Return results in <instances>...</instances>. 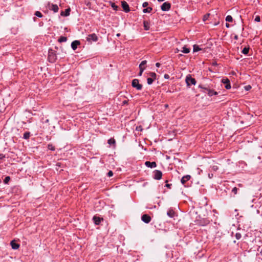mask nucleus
Instances as JSON below:
<instances>
[{
    "instance_id": "18",
    "label": "nucleus",
    "mask_w": 262,
    "mask_h": 262,
    "mask_svg": "<svg viewBox=\"0 0 262 262\" xmlns=\"http://www.w3.org/2000/svg\"><path fill=\"white\" fill-rule=\"evenodd\" d=\"M143 26L145 30L147 31L150 29V24L147 21H144Z\"/></svg>"
},
{
    "instance_id": "32",
    "label": "nucleus",
    "mask_w": 262,
    "mask_h": 262,
    "mask_svg": "<svg viewBox=\"0 0 262 262\" xmlns=\"http://www.w3.org/2000/svg\"><path fill=\"white\" fill-rule=\"evenodd\" d=\"M35 15L37 16V17H42L43 16L42 14H41V13L39 11H36L35 12Z\"/></svg>"
},
{
    "instance_id": "55",
    "label": "nucleus",
    "mask_w": 262,
    "mask_h": 262,
    "mask_svg": "<svg viewBox=\"0 0 262 262\" xmlns=\"http://www.w3.org/2000/svg\"><path fill=\"white\" fill-rule=\"evenodd\" d=\"M165 107H168V105H167V104H166V105H165Z\"/></svg>"
},
{
    "instance_id": "14",
    "label": "nucleus",
    "mask_w": 262,
    "mask_h": 262,
    "mask_svg": "<svg viewBox=\"0 0 262 262\" xmlns=\"http://www.w3.org/2000/svg\"><path fill=\"white\" fill-rule=\"evenodd\" d=\"M191 178V176L190 175H186V176H183L181 180V182L182 184L183 185H185V183L189 181Z\"/></svg>"
},
{
    "instance_id": "30",
    "label": "nucleus",
    "mask_w": 262,
    "mask_h": 262,
    "mask_svg": "<svg viewBox=\"0 0 262 262\" xmlns=\"http://www.w3.org/2000/svg\"><path fill=\"white\" fill-rule=\"evenodd\" d=\"M115 140L114 139H110L107 141V143L110 145L115 144Z\"/></svg>"
},
{
    "instance_id": "38",
    "label": "nucleus",
    "mask_w": 262,
    "mask_h": 262,
    "mask_svg": "<svg viewBox=\"0 0 262 262\" xmlns=\"http://www.w3.org/2000/svg\"><path fill=\"white\" fill-rule=\"evenodd\" d=\"M168 181H166L165 182L166 183H167ZM172 184H168V183H166V185H165V186L166 187H167L169 189H170L171 188V186Z\"/></svg>"
},
{
    "instance_id": "26",
    "label": "nucleus",
    "mask_w": 262,
    "mask_h": 262,
    "mask_svg": "<svg viewBox=\"0 0 262 262\" xmlns=\"http://www.w3.org/2000/svg\"><path fill=\"white\" fill-rule=\"evenodd\" d=\"M182 52L184 53H189L190 52V49L189 48H186L185 46L183 48V50Z\"/></svg>"
},
{
    "instance_id": "13",
    "label": "nucleus",
    "mask_w": 262,
    "mask_h": 262,
    "mask_svg": "<svg viewBox=\"0 0 262 262\" xmlns=\"http://www.w3.org/2000/svg\"><path fill=\"white\" fill-rule=\"evenodd\" d=\"M145 165L147 167L151 168H155L157 166V163L156 162L146 161Z\"/></svg>"
},
{
    "instance_id": "37",
    "label": "nucleus",
    "mask_w": 262,
    "mask_h": 262,
    "mask_svg": "<svg viewBox=\"0 0 262 262\" xmlns=\"http://www.w3.org/2000/svg\"><path fill=\"white\" fill-rule=\"evenodd\" d=\"M254 21L256 22L260 21V17L259 16H256L254 19Z\"/></svg>"
},
{
    "instance_id": "25",
    "label": "nucleus",
    "mask_w": 262,
    "mask_h": 262,
    "mask_svg": "<svg viewBox=\"0 0 262 262\" xmlns=\"http://www.w3.org/2000/svg\"><path fill=\"white\" fill-rule=\"evenodd\" d=\"M146 63H147V61L146 60H143V61H142L140 63V64H139V68H145V66L146 65Z\"/></svg>"
},
{
    "instance_id": "36",
    "label": "nucleus",
    "mask_w": 262,
    "mask_h": 262,
    "mask_svg": "<svg viewBox=\"0 0 262 262\" xmlns=\"http://www.w3.org/2000/svg\"><path fill=\"white\" fill-rule=\"evenodd\" d=\"M237 188L236 187H234L232 190V192H233L234 194H236L237 192Z\"/></svg>"
},
{
    "instance_id": "15",
    "label": "nucleus",
    "mask_w": 262,
    "mask_h": 262,
    "mask_svg": "<svg viewBox=\"0 0 262 262\" xmlns=\"http://www.w3.org/2000/svg\"><path fill=\"white\" fill-rule=\"evenodd\" d=\"M80 43L79 40H74L71 43V48L73 50H76L77 46Z\"/></svg>"
},
{
    "instance_id": "2",
    "label": "nucleus",
    "mask_w": 262,
    "mask_h": 262,
    "mask_svg": "<svg viewBox=\"0 0 262 262\" xmlns=\"http://www.w3.org/2000/svg\"><path fill=\"white\" fill-rule=\"evenodd\" d=\"M185 81L188 86H190L191 84L195 85L196 83L195 79L192 78L190 75H188L186 77Z\"/></svg>"
},
{
    "instance_id": "51",
    "label": "nucleus",
    "mask_w": 262,
    "mask_h": 262,
    "mask_svg": "<svg viewBox=\"0 0 262 262\" xmlns=\"http://www.w3.org/2000/svg\"><path fill=\"white\" fill-rule=\"evenodd\" d=\"M207 16H206V15H205V16H204L203 20H204V21L207 19Z\"/></svg>"
},
{
    "instance_id": "20",
    "label": "nucleus",
    "mask_w": 262,
    "mask_h": 262,
    "mask_svg": "<svg viewBox=\"0 0 262 262\" xmlns=\"http://www.w3.org/2000/svg\"><path fill=\"white\" fill-rule=\"evenodd\" d=\"M249 47H245L242 51V53L244 55H247L249 53Z\"/></svg>"
},
{
    "instance_id": "49",
    "label": "nucleus",
    "mask_w": 262,
    "mask_h": 262,
    "mask_svg": "<svg viewBox=\"0 0 262 262\" xmlns=\"http://www.w3.org/2000/svg\"><path fill=\"white\" fill-rule=\"evenodd\" d=\"M212 65H213V66H216V65H217V63H216V62H213L212 63Z\"/></svg>"
},
{
    "instance_id": "1",
    "label": "nucleus",
    "mask_w": 262,
    "mask_h": 262,
    "mask_svg": "<svg viewBox=\"0 0 262 262\" xmlns=\"http://www.w3.org/2000/svg\"><path fill=\"white\" fill-rule=\"evenodd\" d=\"M199 87L204 90V92L207 93L208 95L210 97L212 96L213 95H216L218 94L217 92L214 91L213 89H211L208 87H205L204 85L200 84Z\"/></svg>"
},
{
    "instance_id": "12",
    "label": "nucleus",
    "mask_w": 262,
    "mask_h": 262,
    "mask_svg": "<svg viewBox=\"0 0 262 262\" xmlns=\"http://www.w3.org/2000/svg\"><path fill=\"white\" fill-rule=\"evenodd\" d=\"M222 82L225 84V88L227 89H231V84L230 82V80L228 78L226 79H223L222 80Z\"/></svg>"
},
{
    "instance_id": "21",
    "label": "nucleus",
    "mask_w": 262,
    "mask_h": 262,
    "mask_svg": "<svg viewBox=\"0 0 262 262\" xmlns=\"http://www.w3.org/2000/svg\"><path fill=\"white\" fill-rule=\"evenodd\" d=\"M58 42H63L67 41V38L65 36H61L58 39Z\"/></svg>"
},
{
    "instance_id": "40",
    "label": "nucleus",
    "mask_w": 262,
    "mask_h": 262,
    "mask_svg": "<svg viewBox=\"0 0 262 262\" xmlns=\"http://www.w3.org/2000/svg\"><path fill=\"white\" fill-rule=\"evenodd\" d=\"M148 3L147 2H145L143 3L142 7L144 8H146L148 6Z\"/></svg>"
},
{
    "instance_id": "45",
    "label": "nucleus",
    "mask_w": 262,
    "mask_h": 262,
    "mask_svg": "<svg viewBox=\"0 0 262 262\" xmlns=\"http://www.w3.org/2000/svg\"><path fill=\"white\" fill-rule=\"evenodd\" d=\"M160 65H161V64H160V63H159V62H157V63H156V66L157 67H158V68L160 67Z\"/></svg>"
},
{
    "instance_id": "47",
    "label": "nucleus",
    "mask_w": 262,
    "mask_h": 262,
    "mask_svg": "<svg viewBox=\"0 0 262 262\" xmlns=\"http://www.w3.org/2000/svg\"><path fill=\"white\" fill-rule=\"evenodd\" d=\"M226 27L227 28H229L230 27V25L229 24H228V23H226Z\"/></svg>"
},
{
    "instance_id": "6",
    "label": "nucleus",
    "mask_w": 262,
    "mask_h": 262,
    "mask_svg": "<svg viewBox=\"0 0 262 262\" xmlns=\"http://www.w3.org/2000/svg\"><path fill=\"white\" fill-rule=\"evenodd\" d=\"M153 178L155 180H159L162 178V172L159 170H155L153 172Z\"/></svg>"
},
{
    "instance_id": "34",
    "label": "nucleus",
    "mask_w": 262,
    "mask_h": 262,
    "mask_svg": "<svg viewBox=\"0 0 262 262\" xmlns=\"http://www.w3.org/2000/svg\"><path fill=\"white\" fill-rule=\"evenodd\" d=\"M235 237L237 239H239L242 237V235L240 233H236L235 234Z\"/></svg>"
},
{
    "instance_id": "11",
    "label": "nucleus",
    "mask_w": 262,
    "mask_h": 262,
    "mask_svg": "<svg viewBox=\"0 0 262 262\" xmlns=\"http://www.w3.org/2000/svg\"><path fill=\"white\" fill-rule=\"evenodd\" d=\"M93 221L95 225H99L101 221H103V219L99 216H94L93 217Z\"/></svg>"
},
{
    "instance_id": "28",
    "label": "nucleus",
    "mask_w": 262,
    "mask_h": 262,
    "mask_svg": "<svg viewBox=\"0 0 262 262\" xmlns=\"http://www.w3.org/2000/svg\"><path fill=\"white\" fill-rule=\"evenodd\" d=\"M48 149L52 151H54L55 150V147L51 144L48 145Z\"/></svg>"
},
{
    "instance_id": "42",
    "label": "nucleus",
    "mask_w": 262,
    "mask_h": 262,
    "mask_svg": "<svg viewBox=\"0 0 262 262\" xmlns=\"http://www.w3.org/2000/svg\"><path fill=\"white\" fill-rule=\"evenodd\" d=\"M112 8H113V9H114V10H117V8H118L117 6H116V5H115V4H114V3H113V4L112 5Z\"/></svg>"
},
{
    "instance_id": "17",
    "label": "nucleus",
    "mask_w": 262,
    "mask_h": 262,
    "mask_svg": "<svg viewBox=\"0 0 262 262\" xmlns=\"http://www.w3.org/2000/svg\"><path fill=\"white\" fill-rule=\"evenodd\" d=\"M167 215L169 217L172 218L175 215V212L172 209H168V210L167 212Z\"/></svg>"
},
{
    "instance_id": "48",
    "label": "nucleus",
    "mask_w": 262,
    "mask_h": 262,
    "mask_svg": "<svg viewBox=\"0 0 262 262\" xmlns=\"http://www.w3.org/2000/svg\"><path fill=\"white\" fill-rule=\"evenodd\" d=\"M234 38L235 39H238V36L237 35H236L234 36Z\"/></svg>"
},
{
    "instance_id": "54",
    "label": "nucleus",
    "mask_w": 262,
    "mask_h": 262,
    "mask_svg": "<svg viewBox=\"0 0 262 262\" xmlns=\"http://www.w3.org/2000/svg\"><path fill=\"white\" fill-rule=\"evenodd\" d=\"M19 247V245L17 244V249H18Z\"/></svg>"
},
{
    "instance_id": "39",
    "label": "nucleus",
    "mask_w": 262,
    "mask_h": 262,
    "mask_svg": "<svg viewBox=\"0 0 262 262\" xmlns=\"http://www.w3.org/2000/svg\"><path fill=\"white\" fill-rule=\"evenodd\" d=\"M107 176L109 177H111L112 176H113V172L112 171L110 170L108 172H107Z\"/></svg>"
},
{
    "instance_id": "22",
    "label": "nucleus",
    "mask_w": 262,
    "mask_h": 262,
    "mask_svg": "<svg viewBox=\"0 0 262 262\" xmlns=\"http://www.w3.org/2000/svg\"><path fill=\"white\" fill-rule=\"evenodd\" d=\"M152 10V8L151 7H147L146 8H145L143 10V12L144 13H150Z\"/></svg>"
},
{
    "instance_id": "5",
    "label": "nucleus",
    "mask_w": 262,
    "mask_h": 262,
    "mask_svg": "<svg viewBox=\"0 0 262 262\" xmlns=\"http://www.w3.org/2000/svg\"><path fill=\"white\" fill-rule=\"evenodd\" d=\"M98 40V38L97 35L95 33H92L88 35L86 37V40L89 42L93 41H97Z\"/></svg>"
},
{
    "instance_id": "35",
    "label": "nucleus",
    "mask_w": 262,
    "mask_h": 262,
    "mask_svg": "<svg viewBox=\"0 0 262 262\" xmlns=\"http://www.w3.org/2000/svg\"><path fill=\"white\" fill-rule=\"evenodd\" d=\"M139 69H140V72L139 73V76H141L142 75L143 71L145 69V68H139Z\"/></svg>"
},
{
    "instance_id": "24",
    "label": "nucleus",
    "mask_w": 262,
    "mask_h": 262,
    "mask_svg": "<svg viewBox=\"0 0 262 262\" xmlns=\"http://www.w3.org/2000/svg\"><path fill=\"white\" fill-rule=\"evenodd\" d=\"M11 245L12 248L13 249H16V242L15 239H13L12 241H11Z\"/></svg>"
},
{
    "instance_id": "29",
    "label": "nucleus",
    "mask_w": 262,
    "mask_h": 262,
    "mask_svg": "<svg viewBox=\"0 0 262 262\" xmlns=\"http://www.w3.org/2000/svg\"><path fill=\"white\" fill-rule=\"evenodd\" d=\"M149 75L151 77L150 78L154 79V80L156 79L157 75L155 73L150 72L149 73Z\"/></svg>"
},
{
    "instance_id": "16",
    "label": "nucleus",
    "mask_w": 262,
    "mask_h": 262,
    "mask_svg": "<svg viewBox=\"0 0 262 262\" xmlns=\"http://www.w3.org/2000/svg\"><path fill=\"white\" fill-rule=\"evenodd\" d=\"M71 12V9L70 8L66 9L65 11H61L60 12V15L62 16H68L70 15Z\"/></svg>"
},
{
    "instance_id": "8",
    "label": "nucleus",
    "mask_w": 262,
    "mask_h": 262,
    "mask_svg": "<svg viewBox=\"0 0 262 262\" xmlns=\"http://www.w3.org/2000/svg\"><path fill=\"white\" fill-rule=\"evenodd\" d=\"M48 8L50 10L53 11L54 13L57 12L59 10L58 6L56 4L49 3Z\"/></svg>"
},
{
    "instance_id": "3",
    "label": "nucleus",
    "mask_w": 262,
    "mask_h": 262,
    "mask_svg": "<svg viewBox=\"0 0 262 262\" xmlns=\"http://www.w3.org/2000/svg\"><path fill=\"white\" fill-rule=\"evenodd\" d=\"M132 85L137 90H141L142 89V85L139 83V80L137 79H134L132 80Z\"/></svg>"
},
{
    "instance_id": "7",
    "label": "nucleus",
    "mask_w": 262,
    "mask_h": 262,
    "mask_svg": "<svg viewBox=\"0 0 262 262\" xmlns=\"http://www.w3.org/2000/svg\"><path fill=\"white\" fill-rule=\"evenodd\" d=\"M171 5L168 2H164L161 6V10L163 11H168L170 9Z\"/></svg>"
},
{
    "instance_id": "52",
    "label": "nucleus",
    "mask_w": 262,
    "mask_h": 262,
    "mask_svg": "<svg viewBox=\"0 0 262 262\" xmlns=\"http://www.w3.org/2000/svg\"><path fill=\"white\" fill-rule=\"evenodd\" d=\"M120 36V33H118V34H117V36L119 37V36Z\"/></svg>"
},
{
    "instance_id": "4",
    "label": "nucleus",
    "mask_w": 262,
    "mask_h": 262,
    "mask_svg": "<svg viewBox=\"0 0 262 262\" xmlns=\"http://www.w3.org/2000/svg\"><path fill=\"white\" fill-rule=\"evenodd\" d=\"M57 59V56L56 54L51 50L49 51L48 60L49 62L53 63L55 62Z\"/></svg>"
},
{
    "instance_id": "27",
    "label": "nucleus",
    "mask_w": 262,
    "mask_h": 262,
    "mask_svg": "<svg viewBox=\"0 0 262 262\" xmlns=\"http://www.w3.org/2000/svg\"><path fill=\"white\" fill-rule=\"evenodd\" d=\"M225 20L227 22H232L233 21V18L231 15H227L226 17Z\"/></svg>"
},
{
    "instance_id": "44",
    "label": "nucleus",
    "mask_w": 262,
    "mask_h": 262,
    "mask_svg": "<svg viewBox=\"0 0 262 262\" xmlns=\"http://www.w3.org/2000/svg\"><path fill=\"white\" fill-rule=\"evenodd\" d=\"M208 177L209 179H211L213 178V173H209L208 174Z\"/></svg>"
},
{
    "instance_id": "31",
    "label": "nucleus",
    "mask_w": 262,
    "mask_h": 262,
    "mask_svg": "<svg viewBox=\"0 0 262 262\" xmlns=\"http://www.w3.org/2000/svg\"><path fill=\"white\" fill-rule=\"evenodd\" d=\"M154 80H155L154 79L151 78H150V77L148 78L147 79L148 84H149V85L151 84Z\"/></svg>"
},
{
    "instance_id": "19",
    "label": "nucleus",
    "mask_w": 262,
    "mask_h": 262,
    "mask_svg": "<svg viewBox=\"0 0 262 262\" xmlns=\"http://www.w3.org/2000/svg\"><path fill=\"white\" fill-rule=\"evenodd\" d=\"M202 49L199 46L197 45H194L193 46V52H198L199 51H201Z\"/></svg>"
},
{
    "instance_id": "9",
    "label": "nucleus",
    "mask_w": 262,
    "mask_h": 262,
    "mask_svg": "<svg viewBox=\"0 0 262 262\" xmlns=\"http://www.w3.org/2000/svg\"><path fill=\"white\" fill-rule=\"evenodd\" d=\"M141 220L145 223L148 224L151 221V219L149 215L147 214H144L142 215Z\"/></svg>"
},
{
    "instance_id": "46",
    "label": "nucleus",
    "mask_w": 262,
    "mask_h": 262,
    "mask_svg": "<svg viewBox=\"0 0 262 262\" xmlns=\"http://www.w3.org/2000/svg\"><path fill=\"white\" fill-rule=\"evenodd\" d=\"M123 104H127V101L126 100H124L123 101Z\"/></svg>"
},
{
    "instance_id": "50",
    "label": "nucleus",
    "mask_w": 262,
    "mask_h": 262,
    "mask_svg": "<svg viewBox=\"0 0 262 262\" xmlns=\"http://www.w3.org/2000/svg\"><path fill=\"white\" fill-rule=\"evenodd\" d=\"M4 156L2 154H0V159H2Z\"/></svg>"
},
{
    "instance_id": "33",
    "label": "nucleus",
    "mask_w": 262,
    "mask_h": 262,
    "mask_svg": "<svg viewBox=\"0 0 262 262\" xmlns=\"http://www.w3.org/2000/svg\"><path fill=\"white\" fill-rule=\"evenodd\" d=\"M10 180V177L9 176H7L4 179V182L5 184H8Z\"/></svg>"
},
{
    "instance_id": "41",
    "label": "nucleus",
    "mask_w": 262,
    "mask_h": 262,
    "mask_svg": "<svg viewBox=\"0 0 262 262\" xmlns=\"http://www.w3.org/2000/svg\"><path fill=\"white\" fill-rule=\"evenodd\" d=\"M251 89V86L250 85H248L245 86V89L246 91H249Z\"/></svg>"
},
{
    "instance_id": "43",
    "label": "nucleus",
    "mask_w": 262,
    "mask_h": 262,
    "mask_svg": "<svg viewBox=\"0 0 262 262\" xmlns=\"http://www.w3.org/2000/svg\"><path fill=\"white\" fill-rule=\"evenodd\" d=\"M164 78L165 79H169L170 78V76H169V75L168 74H165L164 75Z\"/></svg>"
},
{
    "instance_id": "53",
    "label": "nucleus",
    "mask_w": 262,
    "mask_h": 262,
    "mask_svg": "<svg viewBox=\"0 0 262 262\" xmlns=\"http://www.w3.org/2000/svg\"><path fill=\"white\" fill-rule=\"evenodd\" d=\"M178 51H179V50L178 49H177L176 51H175V53H177V52H178Z\"/></svg>"
},
{
    "instance_id": "23",
    "label": "nucleus",
    "mask_w": 262,
    "mask_h": 262,
    "mask_svg": "<svg viewBox=\"0 0 262 262\" xmlns=\"http://www.w3.org/2000/svg\"><path fill=\"white\" fill-rule=\"evenodd\" d=\"M30 136V133L29 132H26L24 134L23 138L24 139H28Z\"/></svg>"
},
{
    "instance_id": "10",
    "label": "nucleus",
    "mask_w": 262,
    "mask_h": 262,
    "mask_svg": "<svg viewBox=\"0 0 262 262\" xmlns=\"http://www.w3.org/2000/svg\"><path fill=\"white\" fill-rule=\"evenodd\" d=\"M121 5L123 10L125 12H128L130 11L129 5L127 3V2H126L125 1L121 2Z\"/></svg>"
}]
</instances>
